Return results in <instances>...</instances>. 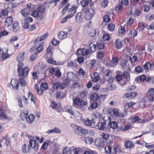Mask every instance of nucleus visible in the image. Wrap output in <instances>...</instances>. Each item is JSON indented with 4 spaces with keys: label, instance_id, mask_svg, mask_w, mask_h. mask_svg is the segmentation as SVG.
Here are the masks:
<instances>
[{
    "label": "nucleus",
    "instance_id": "1",
    "mask_svg": "<svg viewBox=\"0 0 154 154\" xmlns=\"http://www.w3.org/2000/svg\"><path fill=\"white\" fill-rule=\"evenodd\" d=\"M71 126L73 128L75 133L80 137V139L83 140L84 136L88 134V132L87 129H84L79 126L73 124Z\"/></svg>",
    "mask_w": 154,
    "mask_h": 154
},
{
    "label": "nucleus",
    "instance_id": "2",
    "mask_svg": "<svg viewBox=\"0 0 154 154\" xmlns=\"http://www.w3.org/2000/svg\"><path fill=\"white\" fill-rule=\"evenodd\" d=\"M23 66L24 64L23 63H18L17 64L18 68L17 70L19 76H23L26 78L28 75L29 69L27 66L23 68Z\"/></svg>",
    "mask_w": 154,
    "mask_h": 154
},
{
    "label": "nucleus",
    "instance_id": "3",
    "mask_svg": "<svg viewBox=\"0 0 154 154\" xmlns=\"http://www.w3.org/2000/svg\"><path fill=\"white\" fill-rule=\"evenodd\" d=\"M111 119L110 118L107 116L103 119L104 122H100L98 123H96V127L94 128H96L101 130H104L106 128V125H109L110 123Z\"/></svg>",
    "mask_w": 154,
    "mask_h": 154
},
{
    "label": "nucleus",
    "instance_id": "4",
    "mask_svg": "<svg viewBox=\"0 0 154 154\" xmlns=\"http://www.w3.org/2000/svg\"><path fill=\"white\" fill-rule=\"evenodd\" d=\"M94 13V11L93 9L91 8L89 9L85 13V18L86 20H90L93 15Z\"/></svg>",
    "mask_w": 154,
    "mask_h": 154
},
{
    "label": "nucleus",
    "instance_id": "5",
    "mask_svg": "<svg viewBox=\"0 0 154 154\" xmlns=\"http://www.w3.org/2000/svg\"><path fill=\"white\" fill-rule=\"evenodd\" d=\"M84 123L86 125L89 126L92 128H95L96 127V122L94 119L89 120L88 119L85 121Z\"/></svg>",
    "mask_w": 154,
    "mask_h": 154
},
{
    "label": "nucleus",
    "instance_id": "6",
    "mask_svg": "<svg viewBox=\"0 0 154 154\" xmlns=\"http://www.w3.org/2000/svg\"><path fill=\"white\" fill-rule=\"evenodd\" d=\"M89 53L88 49L84 48H79L76 51V54L78 55L85 56L87 55Z\"/></svg>",
    "mask_w": 154,
    "mask_h": 154
},
{
    "label": "nucleus",
    "instance_id": "7",
    "mask_svg": "<svg viewBox=\"0 0 154 154\" xmlns=\"http://www.w3.org/2000/svg\"><path fill=\"white\" fill-rule=\"evenodd\" d=\"M105 152L107 154H116L117 152V148L115 147L113 148L112 151V147L109 145H107L105 148Z\"/></svg>",
    "mask_w": 154,
    "mask_h": 154
},
{
    "label": "nucleus",
    "instance_id": "8",
    "mask_svg": "<svg viewBox=\"0 0 154 154\" xmlns=\"http://www.w3.org/2000/svg\"><path fill=\"white\" fill-rule=\"evenodd\" d=\"M11 84L14 90H17L19 88V82L16 79H13L11 81Z\"/></svg>",
    "mask_w": 154,
    "mask_h": 154
},
{
    "label": "nucleus",
    "instance_id": "9",
    "mask_svg": "<svg viewBox=\"0 0 154 154\" xmlns=\"http://www.w3.org/2000/svg\"><path fill=\"white\" fill-rule=\"evenodd\" d=\"M29 143L31 146L34 148V149H37L38 147V143L35 140L32 139L29 140Z\"/></svg>",
    "mask_w": 154,
    "mask_h": 154
},
{
    "label": "nucleus",
    "instance_id": "10",
    "mask_svg": "<svg viewBox=\"0 0 154 154\" xmlns=\"http://www.w3.org/2000/svg\"><path fill=\"white\" fill-rule=\"evenodd\" d=\"M94 143L96 146L100 147L103 145L104 142L103 139L98 138L96 140Z\"/></svg>",
    "mask_w": 154,
    "mask_h": 154
},
{
    "label": "nucleus",
    "instance_id": "11",
    "mask_svg": "<svg viewBox=\"0 0 154 154\" xmlns=\"http://www.w3.org/2000/svg\"><path fill=\"white\" fill-rule=\"evenodd\" d=\"M48 33H45L43 34L40 37H38L34 41L35 43H38V42H40L45 40L48 36Z\"/></svg>",
    "mask_w": 154,
    "mask_h": 154
},
{
    "label": "nucleus",
    "instance_id": "12",
    "mask_svg": "<svg viewBox=\"0 0 154 154\" xmlns=\"http://www.w3.org/2000/svg\"><path fill=\"white\" fill-rule=\"evenodd\" d=\"M109 13H107L103 17V20L102 24L106 25L107 23L109 22L110 21V18L109 17Z\"/></svg>",
    "mask_w": 154,
    "mask_h": 154
},
{
    "label": "nucleus",
    "instance_id": "13",
    "mask_svg": "<svg viewBox=\"0 0 154 154\" xmlns=\"http://www.w3.org/2000/svg\"><path fill=\"white\" fill-rule=\"evenodd\" d=\"M83 17L82 16V14L81 12L78 13L76 16L75 20L78 23H82L83 21Z\"/></svg>",
    "mask_w": 154,
    "mask_h": 154
},
{
    "label": "nucleus",
    "instance_id": "14",
    "mask_svg": "<svg viewBox=\"0 0 154 154\" xmlns=\"http://www.w3.org/2000/svg\"><path fill=\"white\" fill-rule=\"evenodd\" d=\"M68 35V32H67L60 31L58 33V36L60 39H63L66 38Z\"/></svg>",
    "mask_w": 154,
    "mask_h": 154
},
{
    "label": "nucleus",
    "instance_id": "15",
    "mask_svg": "<svg viewBox=\"0 0 154 154\" xmlns=\"http://www.w3.org/2000/svg\"><path fill=\"white\" fill-rule=\"evenodd\" d=\"M44 45L43 43L37 44V49L35 51V54H38L43 50Z\"/></svg>",
    "mask_w": 154,
    "mask_h": 154
},
{
    "label": "nucleus",
    "instance_id": "16",
    "mask_svg": "<svg viewBox=\"0 0 154 154\" xmlns=\"http://www.w3.org/2000/svg\"><path fill=\"white\" fill-rule=\"evenodd\" d=\"M92 80L94 82H97L100 79V78L97 72H94L93 75H91Z\"/></svg>",
    "mask_w": 154,
    "mask_h": 154
},
{
    "label": "nucleus",
    "instance_id": "17",
    "mask_svg": "<svg viewBox=\"0 0 154 154\" xmlns=\"http://www.w3.org/2000/svg\"><path fill=\"white\" fill-rule=\"evenodd\" d=\"M73 105L76 107H79L81 102L80 98L79 97H74L73 99Z\"/></svg>",
    "mask_w": 154,
    "mask_h": 154
},
{
    "label": "nucleus",
    "instance_id": "18",
    "mask_svg": "<svg viewBox=\"0 0 154 154\" xmlns=\"http://www.w3.org/2000/svg\"><path fill=\"white\" fill-rule=\"evenodd\" d=\"M13 19L11 17H8L6 20L5 23V26L8 27L12 24L13 22Z\"/></svg>",
    "mask_w": 154,
    "mask_h": 154
},
{
    "label": "nucleus",
    "instance_id": "19",
    "mask_svg": "<svg viewBox=\"0 0 154 154\" xmlns=\"http://www.w3.org/2000/svg\"><path fill=\"white\" fill-rule=\"evenodd\" d=\"M131 119L133 123L137 122H138L141 123L143 122V120L139 118L137 116H133L131 118Z\"/></svg>",
    "mask_w": 154,
    "mask_h": 154
},
{
    "label": "nucleus",
    "instance_id": "20",
    "mask_svg": "<svg viewBox=\"0 0 154 154\" xmlns=\"http://www.w3.org/2000/svg\"><path fill=\"white\" fill-rule=\"evenodd\" d=\"M124 145L126 148L129 149L132 148L134 146L133 142L129 140L125 141L124 143Z\"/></svg>",
    "mask_w": 154,
    "mask_h": 154
},
{
    "label": "nucleus",
    "instance_id": "21",
    "mask_svg": "<svg viewBox=\"0 0 154 154\" xmlns=\"http://www.w3.org/2000/svg\"><path fill=\"white\" fill-rule=\"evenodd\" d=\"M154 94V88H149L146 93V95L147 97H150L153 96Z\"/></svg>",
    "mask_w": 154,
    "mask_h": 154
},
{
    "label": "nucleus",
    "instance_id": "22",
    "mask_svg": "<svg viewBox=\"0 0 154 154\" xmlns=\"http://www.w3.org/2000/svg\"><path fill=\"white\" fill-rule=\"evenodd\" d=\"M112 111H113V114L116 116L123 117L125 116V115L123 113L118 112V109H115L112 110Z\"/></svg>",
    "mask_w": 154,
    "mask_h": 154
},
{
    "label": "nucleus",
    "instance_id": "23",
    "mask_svg": "<svg viewBox=\"0 0 154 154\" xmlns=\"http://www.w3.org/2000/svg\"><path fill=\"white\" fill-rule=\"evenodd\" d=\"M67 81V82L63 83L60 84L59 87L61 89H63L65 88L67 85H69L70 83V80L68 79H65V82Z\"/></svg>",
    "mask_w": 154,
    "mask_h": 154
},
{
    "label": "nucleus",
    "instance_id": "24",
    "mask_svg": "<svg viewBox=\"0 0 154 154\" xmlns=\"http://www.w3.org/2000/svg\"><path fill=\"white\" fill-rule=\"evenodd\" d=\"M67 76L69 80L74 81V78L75 77V75L72 72H69L67 73Z\"/></svg>",
    "mask_w": 154,
    "mask_h": 154
},
{
    "label": "nucleus",
    "instance_id": "25",
    "mask_svg": "<svg viewBox=\"0 0 154 154\" xmlns=\"http://www.w3.org/2000/svg\"><path fill=\"white\" fill-rule=\"evenodd\" d=\"M115 44L116 48L119 49L122 47V42L119 39H117L115 42Z\"/></svg>",
    "mask_w": 154,
    "mask_h": 154
},
{
    "label": "nucleus",
    "instance_id": "26",
    "mask_svg": "<svg viewBox=\"0 0 154 154\" xmlns=\"http://www.w3.org/2000/svg\"><path fill=\"white\" fill-rule=\"evenodd\" d=\"M25 53L24 52L20 53L18 56L17 58V60L19 63H22L21 61L23 60L24 58Z\"/></svg>",
    "mask_w": 154,
    "mask_h": 154
},
{
    "label": "nucleus",
    "instance_id": "27",
    "mask_svg": "<svg viewBox=\"0 0 154 154\" xmlns=\"http://www.w3.org/2000/svg\"><path fill=\"white\" fill-rule=\"evenodd\" d=\"M23 152L24 153H27L29 152L30 149L29 145L24 144L22 147Z\"/></svg>",
    "mask_w": 154,
    "mask_h": 154
},
{
    "label": "nucleus",
    "instance_id": "28",
    "mask_svg": "<svg viewBox=\"0 0 154 154\" xmlns=\"http://www.w3.org/2000/svg\"><path fill=\"white\" fill-rule=\"evenodd\" d=\"M123 76L124 78L125 82L128 81L130 79V76L128 72L127 71H124L123 73Z\"/></svg>",
    "mask_w": 154,
    "mask_h": 154
},
{
    "label": "nucleus",
    "instance_id": "29",
    "mask_svg": "<svg viewBox=\"0 0 154 154\" xmlns=\"http://www.w3.org/2000/svg\"><path fill=\"white\" fill-rule=\"evenodd\" d=\"M108 125L110 126L111 128L114 130L118 127V123L116 121H112L111 122V121L109 125Z\"/></svg>",
    "mask_w": 154,
    "mask_h": 154
},
{
    "label": "nucleus",
    "instance_id": "30",
    "mask_svg": "<svg viewBox=\"0 0 154 154\" xmlns=\"http://www.w3.org/2000/svg\"><path fill=\"white\" fill-rule=\"evenodd\" d=\"M8 51V50L7 48L4 49V51L2 52V54H3L2 58L3 59H5L10 57L9 55L7 54Z\"/></svg>",
    "mask_w": 154,
    "mask_h": 154
},
{
    "label": "nucleus",
    "instance_id": "31",
    "mask_svg": "<svg viewBox=\"0 0 154 154\" xmlns=\"http://www.w3.org/2000/svg\"><path fill=\"white\" fill-rule=\"evenodd\" d=\"M72 148V151L74 154H80V153L82 150L80 147H74L73 146Z\"/></svg>",
    "mask_w": 154,
    "mask_h": 154
},
{
    "label": "nucleus",
    "instance_id": "32",
    "mask_svg": "<svg viewBox=\"0 0 154 154\" xmlns=\"http://www.w3.org/2000/svg\"><path fill=\"white\" fill-rule=\"evenodd\" d=\"M35 117L34 116L31 114L28 116L26 119V120L29 123H32L34 120Z\"/></svg>",
    "mask_w": 154,
    "mask_h": 154
},
{
    "label": "nucleus",
    "instance_id": "33",
    "mask_svg": "<svg viewBox=\"0 0 154 154\" xmlns=\"http://www.w3.org/2000/svg\"><path fill=\"white\" fill-rule=\"evenodd\" d=\"M13 31L14 32H16L19 29V23L18 22L14 23L13 25Z\"/></svg>",
    "mask_w": 154,
    "mask_h": 154
},
{
    "label": "nucleus",
    "instance_id": "34",
    "mask_svg": "<svg viewBox=\"0 0 154 154\" xmlns=\"http://www.w3.org/2000/svg\"><path fill=\"white\" fill-rule=\"evenodd\" d=\"M28 115V112L27 110H24L22 112L21 114V118L23 120H24L27 118V116Z\"/></svg>",
    "mask_w": 154,
    "mask_h": 154
},
{
    "label": "nucleus",
    "instance_id": "35",
    "mask_svg": "<svg viewBox=\"0 0 154 154\" xmlns=\"http://www.w3.org/2000/svg\"><path fill=\"white\" fill-rule=\"evenodd\" d=\"M99 34V31L96 29H91V32L90 33V35L92 37H94L96 34Z\"/></svg>",
    "mask_w": 154,
    "mask_h": 154
},
{
    "label": "nucleus",
    "instance_id": "36",
    "mask_svg": "<svg viewBox=\"0 0 154 154\" xmlns=\"http://www.w3.org/2000/svg\"><path fill=\"white\" fill-rule=\"evenodd\" d=\"M137 34V32L135 29H134L131 30L129 33V35L131 37L134 38L136 36Z\"/></svg>",
    "mask_w": 154,
    "mask_h": 154
},
{
    "label": "nucleus",
    "instance_id": "37",
    "mask_svg": "<svg viewBox=\"0 0 154 154\" xmlns=\"http://www.w3.org/2000/svg\"><path fill=\"white\" fill-rule=\"evenodd\" d=\"M63 154H72V151L69 148L66 147L63 149Z\"/></svg>",
    "mask_w": 154,
    "mask_h": 154
},
{
    "label": "nucleus",
    "instance_id": "38",
    "mask_svg": "<svg viewBox=\"0 0 154 154\" xmlns=\"http://www.w3.org/2000/svg\"><path fill=\"white\" fill-rule=\"evenodd\" d=\"M73 16H74V14L73 13H71L70 14H69L62 20L61 23H64L67 21V19L70 18Z\"/></svg>",
    "mask_w": 154,
    "mask_h": 154
},
{
    "label": "nucleus",
    "instance_id": "39",
    "mask_svg": "<svg viewBox=\"0 0 154 154\" xmlns=\"http://www.w3.org/2000/svg\"><path fill=\"white\" fill-rule=\"evenodd\" d=\"M85 141L86 143L91 144L93 142L94 140L91 137H85Z\"/></svg>",
    "mask_w": 154,
    "mask_h": 154
},
{
    "label": "nucleus",
    "instance_id": "40",
    "mask_svg": "<svg viewBox=\"0 0 154 154\" xmlns=\"http://www.w3.org/2000/svg\"><path fill=\"white\" fill-rule=\"evenodd\" d=\"M19 82L21 86L23 87H25L26 85V83L25 80L22 78L19 79Z\"/></svg>",
    "mask_w": 154,
    "mask_h": 154
},
{
    "label": "nucleus",
    "instance_id": "41",
    "mask_svg": "<svg viewBox=\"0 0 154 154\" xmlns=\"http://www.w3.org/2000/svg\"><path fill=\"white\" fill-rule=\"evenodd\" d=\"M6 10L11 9L14 8V6L12 3H6L4 5Z\"/></svg>",
    "mask_w": 154,
    "mask_h": 154
},
{
    "label": "nucleus",
    "instance_id": "42",
    "mask_svg": "<svg viewBox=\"0 0 154 154\" xmlns=\"http://www.w3.org/2000/svg\"><path fill=\"white\" fill-rule=\"evenodd\" d=\"M27 19H24V23L22 24L23 27L26 29H28L29 26V23H28V22H26Z\"/></svg>",
    "mask_w": 154,
    "mask_h": 154
},
{
    "label": "nucleus",
    "instance_id": "43",
    "mask_svg": "<svg viewBox=\"0 0 154 154\" xmlns=\"http://www.w3.org/2000/svg\"><path fill=\"white\" fill-rule=\"evenodd\" d=\"M54 109H57L59 106L58 104H57L54 101L51 102V104L50 105Z\"/></svg>",
    "mask_w": 154,
    "mask_h": 154
},
{
    "label": "nucleus",
    "instance_id": "44",
    "mask_svg": "<svg viewBox=\"0 0 154 154\" xmlns=\"http://www.w3.org/2000/svg\"><path fill=\"white\" fill-rule=\"evenodd\" d=\"M91 100H92L93 101H96L99 98L98 94L96 93H93L91 97Z\"/></svg>",
    "mask_w": 154,
    "mask_h": 154
},
{
    "label": "nucleus",
    "instance_id": "45",
    "mask_svg": "<svg viewBox=\"0 0 154 154\" xmlns=\"http://www.w3.org/2000/svg\"><path fill=\"white\" fill-rule=\"evenodd\" d=\"M152 66V65L149 62L146 63L143 66V67L145 69H151Z\"/></svg>",
    "mask_w": 154,
    "mask_h": 154
},
{
    "label": "nucleus",
    "instance_id": "46",
    "mask_svg": "<svg viewBox=\"0 0 154 154\" xmlns=\"http://www.w3.org/2000/svg\"><path fill=\"white\" fill-rule=\"evenodd\" d=\"M90 48L91 51L94 52L96 50V46L94 44L91 43L90 45Z\"/></svg>",
    "mask_w": 154,
    "mask_h": 154
},
{
    "label": "nucleus",
    "instance_id": "47",
    "mask_svg": "<svg viewBox=\"0 0 154 154\" xmlns=\"http://www.w3.org/2000/svg\"><path fill=\"white\" fill-rule=\"evenodd\" d=\"M41 89L43 90H45L48 89V84L46 82L42 83L41 85Z\"/></svg>",
    "mask_w": 154,
    "mask_h": 154
},
{
    "label": "nucleus",
    "instance_id": "48",
    "mask_svg": "<svg viewBox=\"0 0 154 154\" xmlns=\"http://www.w3.org/2000/svg\"><path fill=\"white\" fill-rule=\"evenodd\" d=\"M108 28L110 31H113L115 29V26L114 24L111 23L108 25Z\"/></svg>",
    "mask_w": 154,
    "mask_h": 154
},
{
    "label": "nucleus",
    "instance_id": "49",
    "mask_svg": "<svg viewBox=\"0 0 154 154\" xmlns=\"http://www.w3.org/2000/svg\"><path fill=\"white\" fill-rule=\"evenodd\" d=\"M119 58L116 57H113L112 59L111 60V62L112 64H115V65H116L117 64L118 61H119Z\"/></svg>",
    "mask_w": 154,
    "mask_h": 154
},
{
    "label": "nucleus",
    "instance_id": "50",
    "mask_svg": "<svg viewBox=\"0 0 154 154\" xmlns=\"http://www.w3.org/2000/svg\"><path fill=\"white\" fill-rule=\"evenodd\" d=\"M53 49V47L49 45L46 49V54H50L51 55L52 54V51Z\"/></svg>",
    "mask_w": 154,
    "mask_h": 154
},
{
    "label": "nucleus",
    "instance_id": "51",
    "mask_svg": "<svg viewBox=\"0 0 154 154\" xmlns=\"http://www.w3.org/2000/svg\"><path fill=\"white\" fill-rule=\"evenodd\" d=\"M28 98H29V97H31V100L32 101H33L35 103V97H34L33 95L30 92H29L28 93Z\"/></svg>",
    "mask_w": 154,
    "mask_h": 154
},
{
    "label": "nucleus",
    "instance_id": "52",
    "mask_svg": "<svg viewBox=\"0 0 154 154\" xmlns=\"http://www.w3.org/2000/svg\"><path fill=\"white\" fill-rule=\"evenodd\" d=\"M88 0H83L81 2V5L83 7H85L88 5Z\"/></svg>",
    "mask_w": 154,
    "mask_h": 154
},
{
    "label": "nucleus",
    "instance_id": "53",
    "mask_svg": "<svg viewBox=\"0 0 154 154\" xmlns=\"http://www.w3.org/2000/svg\"><path fill=\"white\" fill-rule=\"evenodd\" d=\"M60 86V83L58 82H56L54 83L53 85V88L55 90L58 89Z\"/></svg>",
    "mask_w": 154,
    "mask_h": 154
},
{
    "label": "nucleus",
    "instance_id": "54",
    "mask_svg": "<svg viewBox=\"0 0 154 154\" xmlns=\"http://www.w3.org/2000/svg\"><path fill=\"white\" fill-rule=\"evenodd\" d=\"M77 8V6H72L71 8H69L68 9V12H71L72 11H74V12L72 13L74 14H74L75 13V10Z\"/></svg>",
    "mask_w": 154,
    "mask_h": 154
},
{
    "label": "nucleus",
    "instance_id": "55",
    "mask_svg": "<svg viewBox=\"0 0 154 154\" xmlns=\"http://www.w3.org/2000/svg\"><path fill=\"white\" fill-rule=\"evenodd\" d=\"M135 70L137 72L140 73L143 71L142 67L141 66H138L136 67Z\"/></svg>",
    "mask_w": 154,
    "mask_h": 154
},
{
    "label": "nucleus",
    "instance_id": "56",
    "mask_svg": "<svg viewBox=\"0 0 154 154\" xmlns=\"http://www.w3.org/2000/svg\"><path fill=\"white\" fill-rule=\"evenodd\" d=\"M32 16L35 17H38L39 15V13L36 11H32Z\"/></svg>",
    "mask_w": 154,
    "mask_h": 154
},
{
    "label": "nucleus",
    "instance_id": "57",
    "mask_svg": "<svg viewBox=\"0 0 154 154\" xmlns=\"http://www.w3.org/2000/svg\"><path fill=\"white\" fill-rule=\"evenodd\" d=\"M142 8L144 11L146 12H148L149 10V7L147 5H144L142 7Z\"/></svg>",
    "mask_w": 154,
    "mask_h": 154
},
{
    "label": "nucleus",
    "instance_id": "58",
    "mask_svg": "<svg viewBox=\"0 0 154 154\" xmlns=\"http://www.w3.org/2000/svg\"><path fill=\"white\" fill-rule=\"evenodd\" d=\"M87 102L84 101H81L80 103L79 106H80V108L81 107H85L87 106Z\"/></svg>",
    "mask_w": 154,
    "mask_h": 154
},
{
    "label": "nucleus",
    "instance_id": "59",
    "mask_svg": "<svg viewBox=\"0 0 154 154\" xmlns=\"http://www.w3.org/2000/svg\"><path fill=\"white\" fill-rule=\"evenodd\" d=\"M104 56V54L103 52L101 51L99 52L97 54V58L99 59H101Z\"/></svg>",
    "mask_w": 154,
    "mask_h": 154
},
{
    "label": "nucleus",
    "instance_id": "60",
    "mask_svg": "<svg viewBox=\"0 0 154 154\" xmlns=\"http://www.w3.org/2000/svg\"><path fill=\"white\" fill-rule=\"evenodd\" d=\"M138 26L139 28H140L141 31L145 27V24L143 23H139L138 24Z\"/></svg>",
    "mask_w": 154,
    "mask_h": 154
},
{
    "label": "nucleus",
    "instance_id": "61",
    "mask_svg": "<svg viewBox=\"0 0 154 154\" xmlns=\"http://www.w3.org/2000/svg\"><path fill=\"white\" fill-rule=\"evenodd\" d=\"M110 36L108 34H104L103 36V39L105 41H108L109 40Z\"/></svg>",
    "mask_w": 154,
    "mask_h": 154
},
{
    "label": "nucleus",
    "instance_id": "62",
    "mask_svg": "<svg viewBox=\"0 0 154 154\" xmlns=\"http://www.w3.org/2000/svg\"><path fill=\"white\" fill-rule=\"evenodd\" d=\"M108 3V0H104L101 3V5L102 7L103 8H105L107 6Z\"/></svg>",
    "mask_w": 154,
    "mask_h": 154
},
{
    "label": "nucleus",
    "instance_id": "63",
    "mask_svg": "<svg viewBox=\"0 0 154 154\" xmlns=\"http://www.w3.org/2000/svg\"><path fill=\"white\" fill-rule=\"evenodd\" d=\"M26 9L22 10L20 11L21 13L24 16H26L28 15V13L27 12Z\"/></svg>",
    "mask_w": 154,
    "mask_h": 154
},
{
    "label": "nucleus",
    "instance_id": "64",
    "mask_svg": "<svg viewBox=\"0 0 154 154\" xmlns=\"http://www.w3.org/2000/svg\"><path fill=\"white\" fill-rule=\"evenodd\" d=\"M104 44L102 43H98L97 44V48L98 49L101 50L104 48Z\"/></svg>",
    "mask_w": 154,
    "mask_h": 154
}]
</instances>
